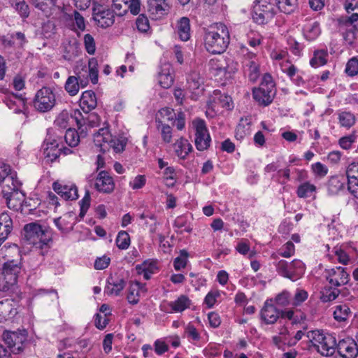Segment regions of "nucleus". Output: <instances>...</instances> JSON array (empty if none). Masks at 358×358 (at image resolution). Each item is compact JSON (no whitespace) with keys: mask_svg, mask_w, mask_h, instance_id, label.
<instances>
[{"mask_svg":"<svg viewBox=\"0 0 358 358\" xmlns=\"http://www.w3.org/2000/svg\"><path fill=\"white\" fill-rule=\"evenodd\" d=\"M307 338L315 350L322 356H331L336 350V337L322 330H313L307 332Z\"/></svg>","mask_w":358,"mask_h":358,"instance_id":"obj_3","label":"nucleus"},{"mask_svg":"<svg viewBox=\"0 0 358 358\" xmlns=\"http://www.w3.org/2000/svg\"><path fill=\"white\" fill-rule=\"evenodd\" d=\"M316 191V187L308 182H306L300 185L296 190V194L299 198H307Z\"/></svg>","mask_w":358,"mask_h":358,"instance_id":"obj_50","label":"nucleus"},{"mask_svg":"<svg viewBox=\"0 0 358 358\" xmlns=\"http://www.w3.org/2000/svg\"><path fill=\"white\" fill-rule=\"evenodd\" d=\"M304 37L308 41H313L317 38L320 34V29L317 22H308L303 28Z\"/></svg>","mask_w":358,"mask_h":358,"instance_id":"obj_40","label":"nucleus"},{"mask_svg":"<svg viewBox=\"0 0 358 358\" xmlns=\"http://www.w3.org/2000/svg\"><path fill=\"white\" fill-rule=\"evenodd\" d=\"M15 171H13L10 165L0 162V184L4 180H12V176H14V173Z\"/></svg>","mask_w":358,"mask_h":358,"instance_id":"obj_54","label":"nucleus"},{"mask_svg":"<svg viewBox=\"0 0 358 358\" xmlns=\"http://www.w3.org/2000/svg\"><path fill=\"white\" fill-rule=\"evenodd\" d=\"M96 105V97L94 92L87 90L82 94L80 100V106L85 113H88L90 111L94 109Z\"/></svg>","mask_w":358,"mask_h":358,"instance_id":"obj_32","label":"nucleus"},{"mask_svg":"<svg viewBox=\"0 0 358 358\" xmlns=\"http://www.w3.org/2000/svg\"><path fill=\"white\" fill-rule=\"evenodd\" d=\"M274 265L279 275L292 281L299 279L305 272L304 264L296 259L291 262L280 259L276 261Z\"/></svg>","mask_w":358,"mask_h":358,"instance_id":"obj_7","label":"nucleus"},{"mask_svg":"<svg viewBox=\"0 0 358 358\" xmlns=\"http://www.w3.org/2000/svg\"><path fill=\"white\" fill-rule=\"evenodd\" d=\"M275 302L279 306L292 305L291 293L287 290H283L275 296Z\"/></svg>","mask_w":358,"mask_h":358,"instance_id":"obj_52","label":"nucleus"},{"mask_svg":"<svg viewBox=\"0 0 358 358\" xmlns=\"http://www.w3.org/2000/svg\"><path fill=\"white\" fill-rule=\"evenodd\" d=\"M294 252L295 246L294 243L292 241H287L278 250V255L285 258H289L294 255Z\"/></svg>","mask_w":358,"mask_h":358,"instance_id":"obj_56","label":"nucleus"},{"mask_svg":"<svg viewBox=\"0 0 358 358\" xmlns=\"http://www.w3.org/2000/svg\"><path fill=\"white\" fill-rule=\"evenodd\" d=\"M191 301L185 295L180 296L176 301H171L167 305L171 308L169 312L180 313L189 308Z\"/></svg>","mask_w":358,"mask_h":358,"instance_id":"obj_38","label":"nucleus"},{"mask_svg":"<svg viewBox=\"0 0 358 358\" xmlns=\"http://www.w3.org/2000/svg\"><path fill=\"white\" fill-rule=\"evenodd\" d=\"M3 101L10 109L13 110L15 113H23L26 110V99L22 94H9Z\"/></svg>","mask_w":358,"mask_h":358,"instance_id":"obj_27","label":"nucleus"},{"mask_svg":"<svg viewBox=\"0 0 358 358\" xmlns=\"http://www.w3.org/2000/svg\"><path fill=\"white\" fill-rule=\"evenodd\" d=\"M93 19L101 27H108L114 23L115 12L106 7L94 3L93 6Z\"/></svg>","mask_w":358,"mask_h":358,"instance_id":"obj_14","label":"nucleus"},{"mask_svg":"<svg viewBox=\"0 0 358 358\" xmlns=\"http://www.w3.org/2000/svg\"><path fill=\"white\" fill-rule=\"evenodd\" d=\"M57 0H30L35 8L41 10L46 17H49L59 8L56 6Z\"/></svg>","mask_w":358,"mask_h":358,"instance_id":"obj_34","label":"nucleus"},{"mask_svg":"<svg viewBox=\"0 0 358 358\" xmlns=\"http://www.w3.org/2000/svg\"><path fill=\"white\" fill-rule=\"evenodd\" d=\"M23 230L24 238L29 244L38 249L42 256L45 255L52 241L51 234L48 228L36 222H31L25 224Z\"/></svg>","mask_w":358,"mask_h":358,"instance_id":"obj_2","label":"nucleus"},{"mask_svg":"<svg viewBox=\"0 0 358 358\" xmlns=\"http://www.w3.org/2000/svg\"><path fill=\"white\" fill-rule=\"evenodd\" d=\"M86 134L84 129H82L80 134L76 129H69L65 134L64 139L66 143L71 147H75L78 145L80 138L85 137Z\"/></svg>","mask_w":358,"mask_h":358,"instance_id":"obj_42","label":"nucleus"},{"mask_svg":"<svg viewBox=\"0 0 358 358\" xmlns=\"http://www.w3.org/2000/svg\"><path fill=\"white\" fill-rule=\"evenodd\" d=\"M3 195L6 199L7 206L13 210H17L24 199V194L20 190V188L3 193Z\"/></svg>","mask_w":358,"mask_h":358,"instance_id":"obj_28","label":"nucleus"},{"mask_svg":"<svg viewBox=\"0 0 358 358\" xmlns=\"http://www.w3.org/2000/svg\"><path fill=\"white\" fill-rule=\"evenodd\" d=\"M88 84V79L82 75V71L76 73V76H69L65 83V90L70 96L76 95L80 88L85 87Z\"/></svg>","mask_w":358,"mask_h":358,"instance_id":"obj_16","label":"nucleus"},{"mask_svg":"<svg viewBox=\"0 0 358 358\" xmlns=\"http://www.w3.org/2000/svg\"><path fill=\"white\" fill-rule=\"evenodd\" d=\"M276 3L280 11L285 13H290L295 9L297 0H276Z\"/></svg>","mask_w":358,"mask_h":358,"instance_id":"obj_51","label":"nucleus"},{"mask_svg":"<svg viewBox=\"0 0 358 358\" xmlns=\"http://www.w3.org/2000/svg\"><path fill=\"white\" fill-rule=\"evenodd\" d=\"M15 259H7L0 269V291L6 292L17 282L22 269L21 256Z\"/></svg>","mask_w":358,"mask_h":358,"instance_id":"obj_5","label":"nucleus"},{"mask_svg":"<svg viewBox=\"0 0 358 358\" xmlns=\"http://www.w3.org/2000/svg\"><path fill=\"white\" fill-rule=\"evenodd\" d=\"M137 223L144 230L148 229L151 234L156 233L157 225L159 224L155 215L148 210L138 213Z\"/></svg>","mask_w":358,"mask_h":358,"instance_id":"obj_19","label":"nucleus"},{"mask_svg":"<svg viewBox=\"0 0 358 358\" xmlns=\"http://www.w3.org/2000/svg\"><path fill=\"white\" fill-rule=\"evenodd\" d=\"M84 43L87 52L90 55H94L96 50V45L94 38L89 34L84 36Z\"/></svg>","mask_w":358,"mask_h":358,"instance_id":"obj_64","label":"nucleus"},{"mask_svg":"<svg viewBox=\"0 0 358 358\" xmlns=\"http://www.w3.org/2000/svg\"><path fill=\"white\" fill-rule=\"evenodd\" d=\"M187 89L193 94V99L197 96L201 91L200 87L203 84V78L200 73L196 70H192L187 73Z\"/></svg>","mask_w":358,"mask_h":358,"instance_id":"obj_21","label":"nucleus"},{"mask_svg":"<svg viewBox=\"0 0 358 358\" xmlns=\"http://www.w3.org/2000/svg\"><path fill=\"white\" fill-rule=\"evenodd\" d=\"M113 8L118 16H123L129 10L134 15V0H113Z\"/></svg>","mask_w":358,"mask_h":358,"instance_id":"obj_33","label":"nucleus"},{"mask_svg":"<svg viewBox=\"0 0 358 358\" xmlns=\"http://www.w3.org/2000/svg\"><path fill=\"white\" fill-rule=\"evenodd\" d=\"M280 317V311L277 308L267 302L265 303L261 310V318L267 324H273L276 322Z\"/></svg>","mask_w":358,"mask_h":358,"instance_id":"obj_30","label":"nucleus"},{"mask_svg":"<svg viewBox=\"0 0 358 358\" xmlns=\"http://www.w3.org/2000/svg\"><path fill=\"white\" fill-rule=\"evenodd\" d=\"M275 12L273 4L267 0H259L255 2L252 19L259 24H264L273 18Z\"/></svg>","mask_w":358,"mask_h":358,"instance_id":"obj_9","label":"nucleus"},{"mask_svg":"<svg viewBox=\"0 0 358 358\" xmlns=\"http://www.w3.org/2000/svg\"><path fill=\"white\" fill-rule=\"evenodd\" d=\"M348 190L358 199V163L352 162L346 168Z\"/></svg>","mask_w":358,"mask_h":358,"instance_id":"obj_17","label":"nucleus"},{"mask_svg":"<svg viewBox=\"0 0 358 358\" xmlns=\"http://www.w3.org/2000/svg\"><path fill=\"white\" fill-rule=\"evenodd\" d=\"M229 32L226 25L217 23L205 30L204 45L212 54L223 53L229 44Z\"/></svg>","mask_w":358,"mask_h":358,"instance_id":"obj_1","label":"nucleus"},{"mask_svg":"<svg viewBox=\"0 0 358 358\" xmlns=\"http://www.w3.org/2000/svg\"><path fill=\"white\" fill-rule=\"evenodd\" d=\"M157 80L162 87L168 89L173 83V69L171 65L169 63L162 64L158 72Z\"/></svg>","mask_w":358,"mask_h":358,"instance_id":"obj_24","label":"nucleus"},{"mask_svg":"<svg viewBox=\"0 0 358 358\" xmlns=\"http://www.w3.org/2000/svg\"><path fill=\"white\" fill-rule=\"evenodd\" d=\"M12 180H4L1 182L0 185L2 187V194L9 192V191L17 189L20 188L22 183L18 180L17 178V173H14V176H12Z\"/></svg>","mask_w":358,"mask_h":358,"instance_id":"obj_48","label":"nucleus"},{"mask_svg":"<svg viewBox=\"0 0 358 358\" xmlns=\"http://www.w3.org/2000/svg\"><path fill=\"white\" fill-rule=\"evenodd\" d=\"M54 191L64 200H75L78 197V189L75 185H66L59 182L52 184Z\"/></svg>","mask_w":358,"mask_h":358,"instance_id":"obj_20","label":"nucleus"},{"mask_svg":"<svg viewBox=\"0 0 358 358\" xmlns=\"http://www.w3.org/2000/svg\"><path fill=\"white\" fill-rule=\"evenodd\" d=\"M125 287V281L116 275H110L106 280L104 293L108 296H117Z\"/></svg>","mask_w":358,"mask_h":358,"instance_id":"obj_26","label":"nucleus"},{"mask_svg":"<svg viewBox=\"0 0 358 358\" xmlns=\"http://www.w3.org/2000/svg\"><path fill=\"white\" fill-rule=\"evenodd\" d=\"M345 72L350 76H354L358 73V59L351 58L347 63Z\"/></svg>","mask_w":358,"mask_h":358,"instance_id":"obj_61","label":"nucleus"},{"mask_svg":"<svg viewBox=\"0 0 358 358\" xmlns=\"http://www.w3.org/2000/svg\"><path fill=\"white\" fill-rule=\"evenodd\" d=\"M82 75H84L85 78L88 79L90 78L91 82L93 84L98 83V64L97 61L94 58H92L88 62V67L84 66L82 69Z\"/></svg>","mask_w":358,"mask_h":358,"instance_id":"obj_37","label":"nucleus"},{"mask_svg":"<svg viewBox=\"0 0 358 358\" xmlns=\"http://www.w3.org/2000/svg\"><path fill=\"white\" fill-rule=\"evenodd\" d=\"M187 257L188 253L186 250H182L180 251V256L176 257L173 262V266L176 271H180L181 268L185 267L187 264Z\"/></svg>","mask_w":358,"mask_h":358,"instance_id":"obj_59","label":"nucleus"},{"mask_svg":"<svg viewBox=\"0 0 358 358\" xmlns=\"http://www.w3.org/2000/svg\"><path fill=\"white\" fill-rule=\"evenodd\" d=\"M94 186L99 192L109 193L114 189L113 180L108 172L101 171L96 178Z\"/></svg>","mask_w":358,"mask_h":358,"instance_id":"obj_25","label":"nucleus"},{"mask_svg":"<svg viewBox=\"0 0 358 358\" xmlns=\"http://www.w3.org/2000/svg\"><path fill=\"white\" fill-rule=\"evenodd\" d=\"M243 67L251 82H256L260 76L259 62L256 53L243 48Z\"/></svg>","mask_w":358,"mask_h":358,"instance_id":"obj_10","label":"nucleus"},{"mask_svg":"<svg viewBox=\"0 0 358 358\" xmlns=\"http://www.w3.org/2000/svg\"><path fill=\"white\" fill-rule=\"evenodd\" d=\"M55 103V94L51 88L47 87L37 91L33 101L34 108L41 113L50 111Z\"/></svg>","mask_w":358,"mask_h":358,"instance_id":"obj_8","label":"nucleus"},{"mask_svg":"<svg viewBox=\"0 0 358 358\" xmlns=\"http://www.w3.org/2000/svg\"><path fill=\"white\" fill-rule=\"evenodd\" d=\"M94 143L100 150L105 152L112 148L115 152H122L127 144L124 136H113L107 127L99 129L93 134Z\"/></svg>","mask_w":358,"mask_h":358,"instance_id":"obj_4","label":"nucleus"},{"mask_svg":"<svg viewBox=\"0 0 358 358\" xmlns=\"http://www.w3.org/2000/svg\"><path fill=\"white\" fill-rule=\"evenodd\" d=\"M328 59V51L327 49L317 50L314 51L313 57L310 60V64L314 68L323 66L327 64Z\"/></svg>","mask_w":358,"mask_h":358,"instance_id":"obj_41","label":"nucleus"},{"mask_svg":"<svg viewBox=\"0 0 358 358\" xmlns=\"http://www.w3.org/2000/svg\"><path fill=\"white\" fill-rule=\"evenodd\" d=\"M289 334V331L287 328H282L279 332L278 335L274 336L272 338L273 343L276 346L278 349L284 350V347L287 345L289 340L287 339V335Z\"/></svg>","mask_w":358,"mask_h":358,"instance_id":"obj_46","label":"nucleus"},{"mask_svg":"<svg viewBox=\"0 0 358 358\" xmlns=\"http://www.w3.org/2000/svg\"><path fill=\"white\" fill-rule=\"evenodd\" d=\"M345 24L347 29L344 38L349 43H352L356 37V33L358 32V13H355L350 16Z\"/></svg>","mask_w":358,"mask_h":358,"instance_id":"obj_31","label":"nucleus"},{"mask_svg":"<svg viewBox=\"0 0 358 358\" xmlns=\"http://www.w3.org/2000/svg\"><path fill=\"white\" fill-rule=\"evenodd\" d=\"M157 271L158 267L155 261L145 260L141 264L136 266V276L143 275L145 280H149Z\"/></svg>","mask_w":358,"mask_h":358,"instance_id":"obj_29","label":"nucleus"},{"mask_svg":"<svg viewBox=\"0 0 358 358\" xmlns=\"http://www.w3.org/2000/svg\"><path fill=\"white\" fill-rule=\"evenodd\" d=\"M2 336L5 343L13 352L18 353L23 350V344L27 340L24 332L6 331Z\"/></svg>","mask_w":358,"mask_h":358,"instance_id":"obj_15","label":"nucleus"},{"mask_svg":"<svg viewBox=\"0 0 358 358\" xmlns=\"http://www.w3.org/2000/svg\"><path fill=\"white\" fill-rule=\"evenodd\" d=\"M136 27L142 33H145L150 29L149 20L144 15H140L136 20Z\"/></svg>","mask_w":358,"mask_h":358,"instance_id":"obj_60","label":"nucleus"},{"mask_svg":"<svg viewBox=\"0 0 358 358\" xmlns=\"http://www.w3.org/2000/svg\"><path fill=\"white\" fill-rule=\"evenodd\" d=\"M346 178L342 175L331 176L327 183L329 195H338L345 191Z\"/></svg>","mask_w":358,"mask_h":358,"instance_id":"obj_22","label":"nucleus"},{"mask_svg":"<svg viewBox=\"0 0 358 358\" xmlns=\"http://www.w3.org/2000/svg\"><path fill=\"white\" fill-rule=\"evenodd\" d=\"M148 3L149 11L157 17L166 14L169 9L166 0H148Z\"/></svg>","mask_w":358,"mask_h":358,"instance_id":"obj_35","label":"nucleus"},{"mask_svg":"<svg viewBox=\"0 0 358 358\" xmlns=\"http://www.w3.org/2000/svg\"><path fill=\"white\" fill-rule=\"evenodd\" d=\"M174 151L180 159H185L192 151V146L185 138H180L173 144Z\"/></svg>","mask_w":358,"mask_h":358,"instance_id":"obj_36","label":"nucleus"},{"mask_svg":"<svg viewBox=\"0 0 358 358\" xmlns=\"http://www.w3.org/2000/svg\"><path fill=\"white\" fill-rule=\"evenodd\" d=\"M308 293L306 290L301 288L296 289L294 296H292V306H300L308 299Z\"/></svg>","mask_w":358,"mask_h":358,"instance_id":"obj_55","label":"nucleus"},{"mask_svg":"<svg viewBox=\"0 0 358 358\" xmlns=\"http://www.w3.org/2000/svg\"><path fill=\"white\" fill-rule=\"evenodd\" d=\"M324 272L327 280L332 287L338 288L345 285L349 282L350 275L343 267L336 266L331 268H327Z\"/></svg>","mask_w":358,"mask_h":358,"instance_id":"obj_13","label":"nucleus"},{"mask_svg":"<svg viewBox=\"0 0 358 358\" xmlns=\"http://www.w3.org/2000/svg\"><path fill=\"white\" fill-rule=\"evenodd\" d=\"M17 303L10 299L0 301V322L13 319L16 314Z\"/></svg>","mask_w":358,"mask_h":358,"instance_id":"obj_23","label":"nucleus"},{"mask_svg":"<svg viewBox=\"0 0 358 358\" xmlns=\"http://www.w3.org/2000/svg\"><path fill=\"white\" fill-rule=\"evenodd\" d=\"M55 34V24L51 21L44 23L42 27V34L46 38H52Z\"/></svg>","mask_w":358,"mask_h":358,"instance_id":"obj_62","label":"nucleus"},{"mask_svg":"<svg viewBox=\"0 0 358 358\" xmlns=\"http://www.w3.org/2000/svg\"><path fill=\"white\" fill-rule=\"evenodd\" d=\"M338 120L341 127L350 128L355 124L356 118L353 113L343 111L338 114Z\"/></svg>","mask_w":358,"mask_h":358,"instance_id":"obj_49","label":"nucleus"},{"mask_svg":"<svg viewBox=\"0 0 358 358\" xmlns=\"http://www.w3.org/2000/svg\"><path fill=\"white\" fill-rule=\"evenodd\" d=\"M176 117L173 110L170 108H164L158 111L156 115L157 124H166V121H173Z\"/></svg>","mask_w":358,"mask_h":358,"instance_id":"obj_43","label":"nucleus"},{"mask_svg":"<svg viewBox=\"0 0 358 358\" xmlns=\"http://www.w3.org/2000/svg\"><path fill=\"white\" fill-rule=\"evenodd\" d=\"M12 7L22 17L26 18L29 15V8L24 0H9Z\"/></svg>","mask_w":358,"mask_h":358,"instance_id":"obj_47","label":"nucleus"},{"mask_svg":"<svg viewBox=\"0 0 358 358\" xmlns=\"http://www.w3.org/2000/svg\"><path fill=\"white\" fill-rule=\"evenodd\" d=\"M276 94L275 83L269 73L263 76L262 82L258 87L252 90V96L255 101L262 106L270 105Z\"/></svg>","mask_w":358,"mask_h":358,"instance_id":"obj_6","label":"nucleus"},{"mask_svg":"<svg viewBox=\"0 0 358 358\" xmlns=\"http://www.w3.org/2000/svg\"><path fill=\"white\" fill-rule=\"evenodd\" d=\"M64 57L67 59H71L73 57L77 56L78 54V47L77 43L75 40L73 41H69L67 43L64 44Z\"/></svg>","mask_w":358,"mask_h":358,"instance_id":"obj_58","label":"nucleus"},{"mask_svg":"<svg viewBox=\"0 0 358 358\" xmlns=\"http://www.w3.org/2000/svg\"><path fill=\"white\" fill-rule=\"evenodd\" d=\"M195 129V145L197 150L203 151L210 146L211 138L204 120L196 119L193 121Z\"/></svg>","mask_w":358,"mask_h":358,"instance_id":"obj_11","label":"nucleus"},{"mask_svg":"<svg viewBox=\"0 0 358 358\" xmlns=\"http://www.w3.org/2000/svg\"><path fill=\"white\" fill-rule=\"evenodd\" d=\"M350 314V310L346 304H339L334 307L333 315L338 322L345 321Z\"/></svg>","mask_w":358,"mask_h":358,"instance_id":"obj_44","label":"nucleus"},{"mask_svg":"<svg viewBox=\"0 0 358 358\" xmlns=\"http://www.w3.org/2000/svg\"><path fill=\"white\" fill-rule=\"evenodd\" d=\"M43 148L45 157L52 162L62 154V138L48 134L44 141Z\"/></svg>","mask_w":358,"mask_h":358,"instance_id":"obj_12","label":"nucleus"},{"mask_svg":"<svg viewBox=\"0 0 358 358\" xmlns=\"http://www.w3.org/2000/svg\"><path fill=\"white\" fill-rule=\"evenodd\" d=\"M177 31L182 41H187L190 38V21L187 17H181L178 22Z\"/></svg>","mask_w":358,"mask_h":358,"instance_id":"obj_39","label":"nucleus"},{"mask_svg":"<svg viewBox=\"0 0 358 358\" xmlns=\"http://www.w3.org/2000/svg\"><path fill=\"white\" fill-rule=\"evenodd\" d=\"M336 346L339 355L343 358H356L358 355L357 344L352 338L343 339Z\"/></svg>","mask_w":358,"mask_h":358,"instance_id":"obj_18","label":"nucleus"},{"mask_svg":"<svg viewBox=\"0 0 358 358\" xmlns=\"http://www.w3.org/2000/svg\"><path fill=\"white\" fill-rule=\"evenodd\" d=\"M157 128L160 131L162 140L165 143H171L172 140V129L167 124H157Z\"/></svg>","mask_w":358,"mask_h":358,"instance_id":"obj_57","label":"nucleus"},{"mask_svg":"<svg viewBox=\"0 0 358 358\" xmlns=\"http://www.w3.org/2000/svg\"><path fill=\"white\" fill-rule=\"evenodd\" d=\"M341 294L338 288L332 287H326L322 292L320 299L322 302L327 303L335 300Z\"/></svg>","mask_w":358,"mask_h":358,"instance_id":"obj_45","label":"nucleus"},{"mask_svg":"<svg viewBox=\"0 0 358 358\" xmlns=\"http://www.w3.org/2000/svg\"><path fill=\"white\" fill-rule=\"evenodd\" d=\"M356 141V136L352 134L348 136H343L339 139L340 146L345 150H348L351 148L352 144Z\"/></svg>","mask_w":358,"mask_h":358,"instance_id":"obj_63","label":"nucleus"},{"mask_svg":"<svg viewBox=\"0 0 358 358\" xmlns=\"http://www.w3.org/2000/svg\"><path fill=\"white\" fill-rule=\"evenodd\" d=\"M115 242L118 248L125 250L130 245V236L125 231H120L117 234Z\"/></svg>","mask_w":358,"mask_h":358,"instance_id":"obj_53","label":"nucleus"}]
</instances>
